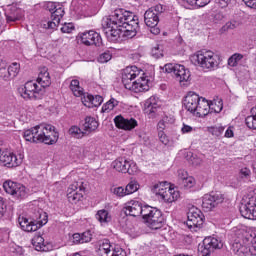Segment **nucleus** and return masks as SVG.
<instances>
[{"label":"nucleus","instance_id":"obj_1","mask_svg":"<svg viewBox=\"0 0 256 256\" xmlns=\"http://www.w3.org/2000/svg\"><path fill=\"white\" fill-rule=\"evenodd\" d=\"M104 33L111 43H115L121 33H126L128 37H135L139 29V18L129 12L116 11L109 18H104L102 22Z\"/></svg>","mask_w":256,"mask_h":256},{"label":"nucleus","instance_id":"obj_2","mask_svg":"<svg viewBox=\"0 0 256 256\" xmlns=\"http://www.w3.org/2000/svg\"><path fill=\"white\" fill-rule=\"evenodd\" d=\"M122 83L125 89L132 93L149 91V78L143 70L137 66L126 67L122 73Z\"/></svg>","mask_w":256,"mask_h":256},{"label":"nucleus","instance_id":"obj_3","mask_svg":"<svg viewBox=\"0 0 256 256\" xmlns=\"http://www.w3.org/2000/svg\"><path fill=\"white\" fill-rule=\"evenodd\" d=\"M25 141L30 143H45V145H55L59 141V133L55 131V126L40 124L23 132Z\"/></svg>","mask_w":256,"mask_h":256},{"label":"nucleus","instance_id":"obj_4","mask_svg":"<svg viewBox=\"0 0 256 256\" xmlns=\"http://www.w3.org/2000/svg\"><path fill=\"white\" fill-rule=\"evenodd\" d=\"M237 239L232 244V251L238 256H256V233L245 227L236 230Z\"/></svg>","mask_w":256,"mask_h":256},{"label":"nucleus","instance_id":"obj_5","mask_svg":"<svg viewBox=\"0 0 256 256\" xmlns=\"http://www.w3.org/2000/svg\"><path fill=\"white\" fill-rule=\"evenodd\" d=\"M191 62L204 71H215L221 65V57L211 50H200L193 54Z\"/></svg>","mask_w":256,"mask_h":256},{"label":"nucleus","instance_id":"obj_6","mask_svg":"<svg viewBox=\"0 0 256 256\" xmlns=\"http://www.w3.org/2000/svg\"><path fill=\"white\" fill-rule=\"evenodd\" d=\"M49 218L47 213L43 211L41 208H37L31 215V220H29L25 216L18 217V223L22 231H26L27 233H33L38 229H41L43 225H47Z\"/></svg>","mask_w":256,"mask_h":256},{"label":"nucleus","instance_id":"obj_7","mask_svg":"<svg viewBox=\"0 0 256 256\" xmlns=\"http://www.w3.org/2000/svg\"><path fill=\"white\" fill-rule=\"evenodd\" d=\"M152 193L157 195L164 203H175L181 197L179 190L171 187L167 182H157L151 187Z\"/></svg>","mask_w":256,"mask_h":256},{"label":"nucleus","instance_id":"obj_8","mask_svg":"<svg viewBox=\"0 0 256 256\" xmlns=\"http://www.w3.org/2000/svg\"><path fill=\"white\" fill-rule=\"evenodd\" d=\"M142 219L149 229L157 230L163 227V214L155 207L145 205Z\"/></svg>","mask_w":256,"mask_h":256},{"label":"nucleus","instance_id":"obj_9","mask_svg":"<svg viewBox=\"0 0 256 256\" xmlns=\"http://www.w3.org/2000/svg\"><path fill=\"white\" fill-rule=\"evenodd\" d=\"M163 12V5L158 4L154 7L148 9L144 14V21L147 27H150V32L152 35H159L161 30L157 25H159V15Z\"/></svg>","mask_w":256,"mask_h":256},{"label":"nucleus","instance_id":"obj_10","mask_svg":"<svg viewBox=\"0 0 256 256\" xmlns=\"http://www.w3.org/2000/svg\"><path fill=\"white\" fill-rule=\"evenodd\" d=\"M25 159V154L22 152L13 153L10 150L0 146V165L4 167H19Z\"/></svg>","mask_w":256,"mask_h":256},{"label":"nucleus","instance_id":"obj_11","mask_svg":"<svg viewBox=\"0 0 256 256\" xmlns=\"http://www.w3.org/2000/svg\"><path fill=\"white\" fill-rule=\"evenodd\" d=\"M43 92V89L35 81H28L18 89L19 95L26 101H29V99H41Z\"/></svg>","mask_w":256,"mask_h":256},{"label":"nucleus","instance_id":"obj_12","mask_svg":"<svg viewBox=\"0 0 256 256\" xmlns=\"http://www.w3.org/2000/svg\"><path fill=\"white\" fill-rule=\"evenodd\" d=\"M215 249H223V242L217 238L207 237L202 244L198 245V253L200 256H211Z\"/></svg>","mask_w":256,"mask_h":256},{"label":"nucleus","instance_id":"obj_13","mask_svg":"<svg viewBox=\"0 0 256 256\" xmlns=\"http://www.w3.org/2000/svg\"><path fill=\"white\" fill-rule=\"evenodd\" d=\"M164 71H166V73H173L179 83H184L191 79V72L181 64H166Z\"/></svg>","mask_w":256,"mask_h":256},{"label":"nucleus","instance_id":"obj_14","mask_svg":"<svg viewBox=\"0 0 256 256\" xmlns=\"http://www.w3.org/2000/svg\"><path fill=\"white\" fill-rule=\"evenodd\" d=\"M112 167L118 173H129V175H135L139 168L137 167V163L133 160H127L125 158H118L112 162Z\"/></svg>","mask_w":256,"mask_h":256},{"label":"nucleus","instance_id":"obj_15","mask_svg":"<svg viewBox=\"0 0 256 256\" xmlns=\"http://www.w3.org/2000/svg\"><path fill=\"white\" fill-rule=\"evenodd\" d=\"M48 9L51 13L52 21L48 22V29H55L61 23V19H63V15H65V9L61 4L49 2Z\"/></svg>","mask_w":256,"mask_h":256},{"label":"nucleus","instance_id":"obj_16","mask_svg":"<svg viewBox=\"0 0 256 256\" xmlns=\"http://www.w3.org/2000/svg\"><path fill=\"white\" fill-rule=\"evenodd\" d=\"M83 191H85L83 181L72 183L67 189V199L69 203H79V201L83 199Z\"/></svg>","mask_w":256,"mask_h":256},{"label":"nucleus","instance_id":"obj_17","mask_svg":"<svg viewBox=\"0 0 256 256\" xmlns=\"http://www.w3.org/2000/svg\"><path fill=\"white\" fill-rule=\"evenodd\" d=\"M188 220L186 221V225L188 229H193V231H197V228L203 225V212L198 208L192 207L188 214Z\"/></svg>","mask_w":256,"mask_h":256},{"label":"nucleus","instance_id":"obj_18","mask_svg":"<svg viewBox=\"0 0 256 256\" xmlns=\"http://www.w3.org/2000/svg\"><path fill=\"white\" fill-rule=\"evenodd\" d=\"M224 199L225 198L223 197V194L219 192H212L210 194H206L202 199V207L206 211H212V209H215L217 205L223 203Z\"/></svg>","mask_w":256,"mask_h":256},{"label":"nucleus","instance_id":"obj_19","mask_svg":"<svg viewBox=\"0 0 256 256\" xmlns=\"http://www.w3.org/2000/svg\"><path fill=\"white\" fill-rule=\"evenodd\" d=\"M3 189L8 193V195H12L13 197H25L27 195V188L23 186V184L13 182L11 180H7L3 183Z\"/></svg>","mask_w":256,"mask_h":256},{"label":"nucleus","instance_id":"obj_20","mask_svg":"<svg viewBox=\"0 0 256 256\" xmlns=\"http://www.w3.org/2000/svg\"><path fill=\"white\" fill-rule=\"evenodd\" d=\"M78 41L87 47L91 45L99 46L101 45V35L93 30L81 32L78 34Z\"/></svg>","mask_w":256,"mask_h":256},{"label":"nucleus","instance_id":"obj_21","mask_svg":"<svg viewBox=\"0 0 256 256\" xmlns=\"http://www.w3.org/2000/svg\"><path fill=\"white\" fill-rule=\"evenodd\" d=\"M240 213L244 219L256 220V198H249L245 204H242Z\"/></svg>","mask_w":256,"mask_h":256},{"label":"nucleus","instance_id":"obj_22","mask_svg":"<svg viewBox=\"0 0 256 256\" xmlns=\"http://www.w3.org/2000/svg\"><path fill=\"white\" fill-rule=\"evenodd\" d=\"M145 211V206L140 201L131 200L127 202L125 205V213L126 215H130V217H139L143 216V212Z\"/></svg>","mask_w":256,"mask_h":256},{"label":"nucleus","instance_id":"obj_23","mask_svg":"<svg viewBox=\"0 0 256 256\" xmlns=\"http://www.w3.org/2000/svg\"><path fill=\"white\" fill-rule=\"evenodd\" d=\"M114 123L118 129H123V131H133L139 125L134 118H125L123 116H116Z\"/></svg>","mask_w":256,"mask_h":256},{"label":"nucleus","instance_id":"obj_24","mask_svg":"<svg viewBox=\"0 0 256 256\" xmlns=\"http://www.w3.org/2000/svg\"><path fill=\"white\" fill-rule=\"evenodd\" d=\"M5 17L7 23H15V21H19L23 17V10L17 4L8 5L5 8Z\"/></svg>","mask_w":256,"mask_h":256},{"label":"nucleus","instance_id":"obj_25","mask_svg":"<svg viewBox=\"0 0 256 256\" xmlns=\"http://www.w3.org/2000/svg\"><path fill=\"white\" fill-rule=\"evenodd\" d=\"M200 99L201 97H199L197 93L189 92L183 100L185 110L189 111L190 113H195V111H197V105H199Z\"/></svg>","mask_w":256,"mask_h":256},{"label":"nucleus","instance_id":"obj_26","mask_svg":"<svg viewBox=\"0 0 256 256\" xmlns=\"http://www.w3.org/2000/svg\"><path fill=\"white\" fill-rule=\"evenodd\" d=\"M81 101L83 105H85V107L93 109V107H100L101 103H103V96H93L91 94H84L81 98Z\"/></svg>","mask_w":256,"mask_h":256},{"label":"nucleus","instance_id":"obj_27","mask_svg":"<svg viewBox=\"0 0 256 256\" xmlns=\"http://www.w3.org/2000/svg\"><path fill=\"white\" fill-rule=\"evenodd\" d=\"M209 113H211V103L204 98H200L194 115H196V117H206Z\"/></svg>","mask_w":256,"mask_h":256},{"label":"nucleus","instance_id":"obj_28","mask_svg":"<svg viewBox=\"0 0 256 256\" xmlns=\"http://www.w3.org/2000/svg\"><path fill=\"white\" fill-rule=\"evenodd\" d=\"M157 109H159V105L157 104V100L154 97H150L144 103V112L150 119L155 117V113H157Z\"/></svg>","mask_w":256,"mask_h":256},{"label":"nucleus","instance_id":"obj_29","mask_svg":"<svg viewBox=\"0 0 256 256\" xmlns=\"http://www.w3.org/2000/svg\"><path fill=\"white\" fill-rule=\"evenodd\" d=\"M117 247L115 244L111 243L109 240H102L97 249V254L99 256H111L112 251Z\"/></svg>","mask_w":256,"mask_h":256},{"label":"nucleus","instance_id":"obj_30","mask_svg":"<svg viewBox=\"0 0 256 256\" xmlns=\"http://www.w3.org/2000/svg\"><path fill=\"white\" fill-rule=\"evenodd\" d=\"M37 83L45 89L51 85V76L49 75V70L47 67H42L38 74Z\"/></svg>","mask_w":256,"mask_h":256},{"label":"nucleus","instance_id":"obj_31","mask_svg":"<svg viewBox=\"0 0 256 256\" xmlns=\"http://www.w3.org/2000/svg\"><path fill=\"white\" fill-rule=\"evenodd\" d=\"M91 239H93L91 232H84L82 234L75 233L72 236L73 243L77 244H83V243H90Z\"/></svg>","mask_w":256,"mask_h":256},{"label":"nucleus","instance_id":"obj_32","mask_svg":"<svg viewBox=\"0 0 256 256\" xmlns=\"http://www.w3.org/2000/svg\"><path fill=\"white\" fill-rule=\"evenodd\" d=\"M97 127H99V123L93 117H86L85 122L83 124V129L86 133H92V131H96Z\"/></svg>","mask_w":256,"mask_h":256},{"label":"nucleus","instance_id":"obj_33","mask_svg":"<svg viewBox=\"0 0 256 256\" xmlns=\"http://www.w3.org/2000/svg\"><path fill=\"white\" fill-rule=\"evenodd\" d=\"M21 69V66L17 62H13L12 64L9 65L7 74L4 75V79H13L14 77H17L19 75V71Z\"/></svg>","mask_w":256,"mask_h":256},{"label":"nucleus","instance_id":"obj_34","mask_svg":"<svg viewBox=\"0 0 256 256\" xmlns=\"http://www.w3.org/2000/svg\"><path fill=\"white\" fill-rule=\"evenodd\" d=\"M96 219L101 225H107V223H110L111 221V215L109 214V211L102 209L96 213Z\"/></svg>","mask_w":256,"mask_h":256},{"label":"nucleus","instance_id":"obj_35","mask_svg":"<svg viewBox=\"0 0 256 256\" xmlns=\"http://www.w3.org/2000/svg\"><path fill=\"white\" fill-rule=\"evenodd\" d=\"M70 89L73 95H75V97H81L82 99V97L85 95L83 93V88L81 87V85H79V80H76V79L72 80L70 82Z\"/></svg>","mask_w":256,"mask_h":256},{"label":"nucleus","instance_id":"obj_36","mask_svg":"<svg viewBox=\"0 0 256 256\" xmlns=\"http://www.w3.org/2000/svg\"><path fill=\"white\" fill-rule=\"evenodd\" d=\"M32 245L36 251H45V239L41 235H36L32 239Z\"/></svg>","mask_w":256,"mask_h":256},{"label":"nucleus","instance_id":"obj_37","mask_svg":"<svg viewBox=\"0 0 256 256\" xmlns=\"http://www.w3.org/2000/svg\"><path fill=\"white\" fill-rule=\"evenodd\" d=\"M243 59H245V56L241 53H234L229 59H228V65L229 67H237V65H241Z\"/></svg>","mask_w":256,"mask_h":256},{"label":"nucleus","instance_id":"obj_38","mask_svg":"<svg viewBox=\"0 0 256 256\" xmlns=\"http://www.w3.org/2000/svg\"><path fill=\"white\" fill-rule=\"evenodd\" d=\"M183 3H186L189 5V7H206V5H209L211 3V0H182Z\"/></svg>","mask_w":256,"mask_h":256},{"label":"nucleus","instance_id":"obj_39","mask_svg":"<svg viewBox=\"0 0 256 256\" xmlns=\"http://www.w3.org/2000/svg\"><path fill=\"white\" fill-rule=\"evenodd\" d=\"M139 182L137 180H130V182L126 185V194L133 195V193H137L139 191Z\"/></svg>","mask_w":256,"mask_h":256},{"label":"nucleus","instance_id":"obj_40","mask_svg":"<svg viewBox=\"0 0 256 256\" xmlns=\"http://www.w3.org/2000/svg\"><path fill=\"white\" fill-rule=\"evenodd\" d=\"M117 105H119V102L115 98H111L102 106V113H111Z\"/></svg>","mask_w":256,"mask_h":256},{"label":"nucleus","instance_id":"obj_41","mask_svg":"<svg viewBox=\"0 0 256 256\" xmlns=\"http://www.w3.org/2000/svg\"><path fill=\"white\" fill-rule=\"evenodd\" d=\"M245 121L249 129H256V107L251 109V115Z\"/></svg>","mask_w":256,"mask_h":256},{"label":"nucleus","instance_id":"obj_42","mask_svg":"<svg viewBox=\"0 0 256 256\" xmlns=\"http://www.w3.org/2000/svg\"><path fill=\"white\" fill-rule=\"evenodd\" d=\"M69 135H71V137H74L75 139H83V137L85 136V132H83L82 129L77 126H72L69 129Z\"/></svg>","mask_w":256,"mask_h":256},{"label":"nucleus","instance_id":"obj_43","mask_svg":"<svg viewBox=\"0 0 256 256\" xmlns=\"http://www.w3.org/2000/svg\"><path fill=\"white\" fill-rule=\"evenodd\" d=\"M110 193H112V195H115L116 197H120V198L127 197V190L123 186L112 187L110 189Z\"/></svg>","mask_w":256,"mask_h":256},{"label":"nucleus","instance_id":"obj_44","mask_svg":"<svg viewBox=\"0 0 256 256\" xmlns=\"http://www.w3.org/2000/svg\"><path fill=\"white\" fill-rule=\"evenodd\" d=\"M223 111V102L214 101L210 103V113H221Z\"/></svg>","mask_w":256,"mask_h":256},{"label":"nucleus","instance_id":"obj_45","mask_svg":"<svg viewBox=\"0 0 256 256\" xmlns=\"http://www.w3.org/2000/svg\"><path fill=\"white\" fill-rule=\"evenodd\" d=\"M208 131L209 133H211V135H214L215 137H220V135H223V132L225 131V127L214 126V127H210Z\"/></svg>","mask_w":256,"mask_h":256},{"label":"nucleus","instance_id":"obj_46","mask_svg":"<svg viewBox=\"0 0 256 256\" xmlns=\"http://www.w3.org/2000/svg\"><path fill=\"white\" fill-rule=\"evenodd\" d=\"M152 57H155V59H160V57H163V46L156 45L152 48L151 51Z\"/></svg>","mask_w":256,"mask_h":256},{"label":"nucleus","instance_id":"obj_47","mask_svg":"<svg viewBox=\"0 0 256 256\" xmlns=\"http://www.w3.org/2000/svg\"><path fill=\"white\" fill-rule=\"evenodd\" d=\"M112 57L113 56L110 54V52H104V53L100 54V56L98 57V62L99 63H109V61H111Z\"/></svg>","mask_w":256,"mask_h":256},{"label":"nucleus","instance_id":"obj_48","mask_svg":"<svg viewBox=\"0 0 256 256\" xmlns=\"http://www.w3.org/2000/svg\"><path fill=\"white\" fill-rule=\"evenodd\" d=\"M183 187H185L186 189H191V187L195 186V178H193L192 176H189L188 178H186L183 182H182Z\"/></svg>","mask_w":256,"mask_h":256},{"label":"nucleus","instance_id":"obj_49","mask_svg":"<svg viewBox=\"0 0 256 256\" xmlns=\"http://www.w3.org/2000/svg\"><path fill=\"white\" fill-rule=\"evenodd\" d=\"M62 33H73L75 25L73 23H65L61 28Z\"/></svg>","mask_w":256,"mask_h":256},{"label":"nucleus","instance_id":"obj_50","mask_svg":"<svg viewBox=\"0 0 256 256\" xmlns=\"http://www.w3.org/2000/svg\"><path fill=\"white\" fill-rule=\"evenodd\" d=\"M110 256H127V252L121 249L119 246H115Z\"/></svg>","mask_w":256,"mask_h":256},{"label":"nucleus","instance_id":"obj_51","mask_svg":"<svg viewBox=\"0 0 256 256\" xmlns=\"http://www.w3.org/2000/svg\"><path fill=\"white\" fill-rule=\"evenodd\" d=\"M158 139L163 145H169V137L163 131L158 132Z\"/></svg>","mask_w":256,"mask_h":256},{"label":"nucleus","instance_id":"obj_52","mask_svg":"<svg viewBox=\"0 0 256 256\" xmlns=\"http://www.w3.org/2000/svg\"><path fill=\"white\" fill-rule=\"evenodd\" d=\"M190 163L194 165L195 167H199L201 163H203V159L199 158L197 155H192L190 158Z\"/></svg>","mask_w":256,"mask_h":256},{"label":"nucleus","instance_id":"obj_53","mask_svg":"<svg viewBox=\"0 0 256 256\" xmlns=\"http://www.w3.org/2000/svg\"><path fill=\"white\" fill-rule=\"evenodd\" d=\"M193 131H197V128L191 127L187 124H183L182 128H181V132L183 134H187V133H193Z\"/></svg>","mask_w":256,"mask_h":256},{"label":"nucleus","instance_id":"obj_54","mask_svg":"<svg viewBox=\"0 0 256 256\" xmlns=\"http://www.w3.org/2000/svg\"><path fill=\"white\" fill-rule=\"evenodd\" d=\"M233 1H235V0H216V3H218L219 7H221L223 9L225 7H229V5H231V3H233Z\"/></svg>","mask_w":256,"mask_h":256},{"label":"nucleus","instance_id":"obj_55","mask_svg":"<svg viewBox=\"0 0 256 256\" xmlns=\"http://www.w3.org/2000/svg\"><path fill=\"white\" fill-rule=\"evenodd\" d=\"M234 130L235 128L233 126L228 127L227 130L225 131L224 137H226L227 139H231V137H234Z\"/></svg>","mask_w":256,"mask_h":256},{"label":"nucleus","instance_id":"obj_56","mask_svg":"<svg viewBox=\"0 0 256 256\" xmlns=\"http://www.w3.org/2000/svg\"><path fill=\"white\" fill-rule=\"evenodd\" d=\"M189 177V174L187 173V171L185 170H179L178 171V178L182 181H185V179H188Z\"/></svg>","mask_w":256,"mask_h":256},{"label":"nucleus","instance_id":"obj_57","mask_svg":"<svg viewBox=\"0 0 256 256\" xmlns=\"http://www.w3.org/2000/svg\"><path fill=\"white\" fill-rule=\"evenodd\" d=\"M241 177H249L251 175V170L247 167L240 169Z\"/></svg>","mask_w":256,"mask_h":256},{"label":"nucleus","instance_id":"obj_58","mask_svg":"<svg viewBox=\"0 0 256 256\" xmlns=\"http://www.w3.org/2000/svg\"><path fill=\"white\" fill-rule=\"evenodd\" d=\"M247 7H250V9H255L256 0H242Z\"/></svg>","mask_w":256,"mask_h":256},{"label":"nucleus","instance_id":"obj_59","mask_svg":"<svg viewBox=\"0 0 256 256\" xmlns=\"http://www.w3.org/2000/svg\"><path fill=\"white\" fill-rule=\"evenodd\" d=\"M5 213V203L3 202V198L0 197V219L3 217Z\"/></svg>","mask_w":256,"mask_h":256},{"label":"nucleus","instance_id":"obj_60","mask_svg":"<svg viewBox=\"0 0 256 256\" xmlns=\"http://www.w3.org/2000/svg\"><path fill=\"white\" fill-rule=\"evenodd\" d=\"M214 17V23H219V21H221L223 19V14H221L220 12L216 13L213 15Z\"/></svg>","mask_w":256,"mask_h":256},{"label":"nucleus","instance_id":"obj_61","mask_svg":"<svg viewBox=\"0 0 256 256\" xmlns=\"http://www.w3.org/2000/svg\"><path fill=\"white\" fill-rule=\"evenodd\" d=\"M239 25H240V23L236 22V21H232V22L227 23V27L229 29H235V28L239 27Z\"/></svg>","mask_w":256,"mask_h":256},{"label":"nucleus","instance_id":"obj_62","mask_svg":"<svg viewBox=\"0 0 256 256\" xmlns=\"http://www.w3.org/2000/svg\"><path fill=\"white\" fill-rule=\"evenodd\" d=\"M7 69V62L3 59H0V71H5Z\"/></svg>","mask_w":256,"mask_h":256},{"label":"nucleus","instance_id":"obj_63","mask_svg":"<svg viewBox=\"0 0 256 256\" xmlns=\"http://www.w3.org/2000/svg\"><path fill=\"white\" fill-rule=\"evenodd\" d=\"M165 127H166L165 120H160L158 122V129H159V131L165 130Z\"/></svg>","mask_w":256,"mask_h":256},{"label":"nucleus","instance_id":"obj_64","mask_svg":"<svg viewBox=\"0 0 256 256\" xmlns=\"http://www.w3.org/2000/svg\"><path fill=\"white\" fill-rule=\"evenodd\" d=\"M16 251L19 254V256H23L25 254V251L21 247H17Z\"/></svg>","mask_w":256,"mask_h":256}]
</instances>
